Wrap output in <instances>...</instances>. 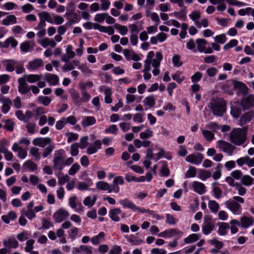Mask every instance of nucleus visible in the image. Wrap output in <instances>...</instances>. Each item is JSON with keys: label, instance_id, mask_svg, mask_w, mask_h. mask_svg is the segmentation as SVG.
<instances>
[{"label": "nucleus", "instance_id": "1", "mask_svg": "<svg viewBox=\"0 0 254 254\" xmlns=\"http://www.w3.org/2000/svg\"><path fill=\"white\" fill-rule=\"evenodd\" d=\"M234 89H238L244 95L241 101L240 105L244 111L250 109L254 106V95H247L249 88L246 84L241 81L232 80Z\"/></svg>", "mask_w": 254, "mask_h": 254}, {"label": "nucleus", "instance_id": "2", "mask_svg": "<svg viewBox=\"0 0 254 254\" xmlns=\"http://www.w3.org/2000/svg\"><path fill=\"white\" fill-rule=\"evenodd\" d=\"M247 130L248 127H246L232 131L230 134V141L237 146L242 145L246 141Z\"/></svg>", "mask_w": 254, "mask_h": 254}, {"label": "nucleus", "instance_id": "3", "mask_svg": "<svg viewBox=\"0 0 254 254\" xmlns=\"http://www.w3.org/2000/svg\"><path fill=\"white\" fill-rule=\"evenodd\" d=\"M18 90L21 94H27L29 97H31V93L29 92L31 90L33 94H37L39 93L40 90L39 88L35 85H29L26 81L24 77L19 78L18 79Z\"/></svg>", "mask_w": 254, "mask_h": 254}, {"label": "nucleus", "instance_id": "4", "mask_svg": "<svg viewBox=\"0 0 254 254\" xmlns=\"http://www.w3.org/2000/svg\"><path fill=\"white\" fill-rule=\"evenodd\" d=\"M210 109L214 116L222 117L226 111V103L224 99L211 104Z\"/></svg>", "mask_w": 254, "mask_h": 254}, {"label": "nucleus", "instance_id": "5", "mask_svg": "<svg viewBox=\"0 0 254 254\" xmlns=\"http://www.w3.org/2000/svg\"><path fill=\"white\" fill-rule=\"evenodd\" d=\"M65 151L63 149L57 150L55 152V157L53 160L54 168L61 171L64 167V158L63 155Z\"/></svg>", "mask_w": 254, "mask_h": 254}, {"label": "nucleus", "instance_id": "6", "mask_svg": "<svg viewBox=\"0 0 254 254\" xmlns=\"http://www.w3.org/2000/svg\"><path fill=\"white\" fill-rule=\"evenodd\" d=\"M183 235V232L180 230L176 229H169L158 234V236L162 238H171L175 237L176 239H179Z\"/></svg>", "mask_w": 254, "mask_h": 254}, {"label": "nucleus", "instance_id": "7", "mask_svg": "<svg viewBox=\"0 0 254 254\" xmlns=\"http://www.w3.org/2000/svg\"><path fill=\"white\" fill-rule=\"evenodd\" d=\"M218 147L223 152L231 155L235 149V147L229 142L223 140H219L217 142Z\"/></svg>", "mask_w": 254, "mask_h": 254}, {"label": "nucleus", "instance_id": "8", "mask_svg": "<svg viewBox=\"0 0 254 254\" xmlns=\"http://www.w3.org/2000/svg\"><path fill=\"white\" fill-rule=\"evenodd\" d=\"M69 213L63 208H60L55 212L53 215V218L57 223H61L68 217Z\"/></svg>", "mask_w": 254, "mask_h": 254}, {"label": "nucleus", "instance_id": "9", "mask_svg": "<svg viewBox=\"0 0 254 254\" xmlns=\"http://www.w3.org/2000/svg\"><path fill=\"white\" fill-rule=\"evenodd\" d=\"M203 159V156L201 153H197V156L194 154H190L186 158V160L188 162L198 165L201 163Z\"/></svg>", "mask_w": 254, "mask_h": 254}, {"label": "nucleus", "instance_id": "10", "mask_svg": "<svg viewBox=\"0 0 254 254\" xmlns=\"http://www.w3.org/2000/svg\"><path fill=\"white\" fill-rule=\"evenodd\" d=\"M225 204L227 207L234 214L237 213L241 209V205L238 202L235 201H231L230 200L226 201Z\"/></svg>", "mask_w": 254, "mask_h": 254}, {"label": "nucleus", "instance_id": "11", "mask_svg": "<svg viewBox=\"0 0 254 254\" xmlns=\"http://www.w3.org/2000/svg\"><path fill=\"white\" fill-rule=\"evenodd\" d=\"M51 142L50 137H37L33 139V144L35 146H39L41 147H45L47 144Z\"/></svg>", "mask_w": 254, "mask_h": 254}, {"label": "nucleus", "instance_id": "12", "mask_svg": "<svg viewBox=\"0 0 254 254\" xmlns=\"http://www.w3.org/2000/svg\"><path fill=\"white\" fill-rule=\"evenodd\" d=\"M219 227L217 231V234L220 236H225L227 234L228 230L230 228L229 224L228 223L219 222L216 224Z\"/></svg>", "mask_w": 254, "mask_h": 254}, {"label": "nucleus", "instance_id": "13", "mask_svg": "<svg viewBox=\"0 0 254 254\" xmlns=\"http://www.w3.org/2000/svg\"><path fill=\"white\" fill-rule=\"evenodd\" d=\"M254 117V112L250 111L243 114L240 119V125L243 126L244 125L250 122L253 118Z\"/></svg>", "mask_w": 254, "mask_h": 254}, {"label": "nucleus", "instance_id": "14", "mask_svg": "<svg viewBox=\"0 0 254 254\" xmlns=\"http://www.w3.org/2000/svg\"><path fill=\"white\" fill-rule=\"evenodd\" d=\"M193 190L199 194H203L205 192V186L202 183L197 181L192 183Z\"/></svg>", "mask_w": 254, "mask_h": 254}, {"label": "nucleus", "instance_id": "15", "mask_svg": "<svg viewBox=\"0 0 254 254\" xmlns=\"http://www.w3.org/2000/svg\"><path fill=\"white\" fill-rule=\"evenodd\" d=\"M121 212L122 211L119 208L111 209L109 211V217L112 220L115 222H119L120 220V218L118 215L121 214Z\"/></svg>", "mask_w": 254, "mask_h": 254}, {"label": "nucleus", "instance_id": "16", "mask_svg": "<svg viewBox=\"0 0 254 254\" xmlns=\"http://www.w3.org/2000/svg\"><path fill=\"white\" fill-rule=\"evenodd\" d=\"M45 80L51 85H56L59 82V78L57 75L47 73L45 76Z\"/></svg>", "mask_w": 254, "mask_h": 254}, {"label": "nucleus", "instance_id": "17", "mask_svg": "<svg viewBox=\"0 0 254 254\" xmlns=\"http://www.w3.org/2000/svg\"><path fill=\"white\" fill-rule=\"evenodd\" d=\"M190 18L198 28H200L202 26L204 27H207L208 26V21L206 18L201 19V22H200V17H190Z\"/></svg>", "mask_w": 254, "mask_h": 254}, {"label": "nucleus", "instance_id": "18", "mask_svg": "<svg viewBox=\"0 0 254 254\" xmlns=\"http://www.w3.org/2000/svg\"><path fill=\"white\" fill-rule=\"evenodd\" d=\"M69 92L75 105L78 106L81 105L79 93L74 89H71Z\"/></svg>", "mask_w": 254, "mask_h": 254}, {"label": "nucleus", "instance_id": "19", "mask_svg": "<svg viewBox=\"0 0 254 254\" xmlns=\"http://www.w3.org/2000/svg\"><path fill=\"white\" fill-rule=\"evenodd\" d=\"M254 222V220L252 217H249L244 216L241 218V226L243 228H248L250 226L252 225Z\"/></svg>", "mask_w": 254, "mask_h": 254}, {"label": "nucleus", "instance_id": "20", "mask_svg": "<svg viewBox=\"0 0 254 254\" xmlns=\"http://www.w3.org/2000/svg\"><path fill=\"white\" fill-rule=\"evenodd\" d=\"M120 204L124 206V208H127L132 209L133 211H135L137 209V206L132 201L129 200L128 199L126 198L121 200L120 201Z\"/></svg>", "mask_w": 254, "mask_h": 254}, {"label": "nucleus", "instance_id": "21", "mask_svg": "<svg viewBox=\"0 0 254 254\" xmlns=\"http://www.w3.org/2000/svg\"><path fill=\"white\" fill-rule=\"evenodd\" d=\"M96 122V119L93 116L85 117L81 122V125L83 127L91 126L94 125Z\"/></svg>", "mask_w": 254, "mask_h": 254}, {"label": "nucleus", "instance_id": "22", "mask_svg": "<svg viewBox=\"0 0 254 254\" xmlns=\"http://www.w3.org/2000/svg\"><path fill=\"white\" fill-rule=\"evenodd\" d=\"M200 237L201 234H200L193 233L190 234L187 238H185L184 240V241L185 243L187 244H191L197 241L199 239Z\"/></svg>", "mask_w": 254, "mask_h": 254}, {"label": "nucleus", "instance_id": "23", "mask_svg": "<svg viewBox=\"0 0 254 254\" xmlns=\"http://www.w3.org/2000/svg\"><path fill=\"white\" fill-rule=\"evenodd\" d=\"M3 246L7 248L16 249L18 246V242L14 239L9 238L7 241L4 240L3 242Z\"/></svg>", "mask_w": 254, "mask_h": 254}, {"label": "nucleus", "instance_id": "24", "mask_svg": "<svg viewBox=\"0 0 254 254\" xmlns=\"http://www.w3.org/2000/svg\"><path fill=\"white\" fill-rule=\"evenodd\" d=\"M196 43L197 44V50L200 53L204 52V50H205L206 45L208 44L207 40L201 38L197 39L196 40Z\"/></svg>", "mask_w": 254, "mask_h": 254}, {"label": "nucleus", "instance_id": "25", "mask_svg": "<svg viewBox=\"0 0 254 254\" xmlns=\"http://www.w3.org/2000/svg\"><path fill=\"white\" fill-rule=\"evenodd\" d=\"M3 105L1 106L2 112L6 114L10 109V105L12 104L11 100L8 98H5L3 100Z\"/></svg>", "mask_w": 254, "mask_h": 254}, {"label": "nucleus", "instance_id": "26", "mask_svg": "<svg viewBox=\"0 0 254 254\" xmlns=\"http://www.w3.org/2000/svg\"><path fill=\"white\" fill-rule=\"evenodd\" d=\"M43 65V61L40 59H36L32 61L29 62V68L31 69H36Z\"/></svg>", "mask_w": 254, "mask_h": 254}, {"label": "nucleus", "instance_id": "27", "mask_svg": "<svg viewBox=\"0 0 254 254\" xmlns=\"http://www.w3.org/2000/svg\"><path fill=\"white\" fill-rule=\"evenodd\" d=\"M1 122L5 123L3 128L10 132L14 130V123L11 119H2Z\"/></svg>", "mask_w": 254, "mask_h": 254}, {"label": "nucleus", "instance_id": "28", "mask_svg": "<svg viewBox=\"0 0 254 254\" xmlns=\"http://www.w3.org/2000/svg\"><path fill=\"white\" fill-rule=\"evenodd\" d=\"M241 180L242 184L246 186H250L254 184V179L249 175H243Z\"/></svg>", "mask_w": 254, "mask_h": 254}, {"label": "nucleus", "instance_id": "29", "mask_svg": "<svg viewBox=\"0 0 254 254\" xmlns=\"http://www.w3.org/2000/svg\"><path fill=\"white\" fill-rule=\"evenodd\" d=\"M230 113L233 118L237 119L240 117L242 113L241 109L238 106H232L231 107Z\"/></svg>", "mask_w": 254, "mask_h": 254}, {"label": "nucleus", "instance_id": "30", "mask_svg": "<svg viewBox=\"0 0 254 254\" xmlns=\"http://www.w3.org/2000/svg\"><path fill=\"white\" fill-rule=\"evenodd\" d=\"M173 3H176L181 8V16H186L187 12L186 11V7L184 5V0H170Z\"/></svg>", "mask_w": 254, "mask_h": 254}, {"label": "nucleus", "instance_id": "31", "mask_svg": "<svg viewBox=\"0 0 254 254\" xmlns=\"http://www.w3.org/2000/svg\"><path fill=\"white\" fill-rule=\"evenodd\" d=\"M214 224H203L202 226V232L205 235H208L214 230Z\"/></svg>", "mask_w": 254, "mask_h": 254}, {"label": "nucleus", "instance_id": "32", "mask_svg": "<svg viewBox=\"0 0 254 254\" xmlns=\"http://www.w3.org/2000/svg\"><path fill=\"white\" fill-rule=\"evenodd\" d=\"M238 13L240 16H245L246 15L254 16V9L252 7H247L240 9Z\"/></svg>", "mask_w": 254, "mask_h": 254}, {"label": "nucleus", "instance_id": "33", "mask_svg": "<svg viewBox=\"0 0 254 254\" xmlns=\"http://www.w3.org/2000/svg\"><path fill=\"white\" fill-rule=\"evenodd\" d=\"M208 207L210 211L214 213H217L219 209V205L215 200H209Z\"/></svg>", "mask_w": 254, "mask_h": 254}, {"label": "nucleus", "instance_id": "34", "mask_svg": "<svg viewBox=\"0 0 254 254\" xmlns=\"http://www.w3.org/2000/svg\"><path fill=\"white\" fill-rule=\"evenodd\" d=\"M216 21L218 25H220L223 27H227L231 23V19L229 18H223L217 17Z\"/></svg>", "mask_w": 254, "mask_h": 254}, {"label": "nucleus", "instance_id": "35", "mask_svg": "<svg viewBox=\"0 0 254 254\" xmlns=\"http://www.w3.org/2000/svg\"><path fill=\"white\" fill-rule=\"evenodd\" d=\"M161 19L164 21H167L164 22L165 24L167 25H173L177 28H179L181 26L180 23L176 20H171L170 21H167L169 19V17H160Z\"/></svg>", "mask_w": 254, "mask_h": 254}, {"label": "nucleus", "instance_id": "36", "mask_svg": "<svg viewBox=\"0 0 254 254\" xmlns=\"http://www.w3.org/2000/svg\"><path fill=\"white\" fill-rule=\"evenodd\" d=\"M159 150V152L156 154L157 157L154 158L155 162H157L162 158H165L169 160H171L172 159V157L171 156H167L165 155V150L163 148H160Z\"/></svg>", "mask_w": 254, "mask_h": 254}, {"label": "nucleus", "instance_id": "37", "mask_svg": "<svg viewBox=\"0 0 254 254\" xmlns=\"http://www.w3.org/2000/svg\"><path fill=\"white\" fill-rule=\"evenodd\" d=\"M196 169L193 166H190L189 167V170L185 174L186 178H193L196 176Z\"/></svg>", "mask_w": 254, "mask_h": 254}, {"label": "nucleus", "instance_id": "38", "mask_svg": "<svg viewBox=\"0 0 254 254\" xmlns=\"http://www.w3.org/2000/svg\"><path fill=\"white\" fill-rule=\"evenodd\" d=\"M23 167H27L31 172H34L37 169V165L31 160H27L24 162Z\"/></svg>", "mask_w": 254, "mask_h": 254}, {"label": "nucleus", "instance_id": "39", "mask_svg": "<svg viewBox=\"0 0 254 254\" xmlns=\"http://www.w3.org/2000/svg\"><path fill=\"white\" fill-rule=\"evenodd\" d=\"M211 176V172L209 171L204 170H200L198 177L202 181H205L207 179Z\"/></svg>", "mask_w": 254, "mask_h": 254}, {"label": "nucleus", "instance_id": "40", "mask_svg": "<svg viewBox=\"0 0 254 254\" xmlns=\"http://www.w3.org/2000/svg\"><path fill=\"white\" fill-rule=\"evenodd\" d=\"M114 26L117 30H119V33L122 35H125L128 31L127 28L126 26H123L118 23H115Z\"/></svg>", "mask_w": 254, "mask_h": 254}, {"label": "nucleus", "instance_id": "41", "mask_svg": "<svg viewBox=\"0 0 254 254\" xmlns=\"http://www.w3.org/2000/svg\"><path fill=\"white\" fill-rule=\"evenodd\" d=\"M164 167L161 169V176L163 177H168L170 175V171L167 167L168 163L166 161H162Z\"/></svg>", "mask_w": 254, "mask_h": 254}, {"label": "nucleus", "instance_id": "42", "mask_svg": "<svg viewBox=\"0 0 254 254\" xmlns=\"http://www.w3.org/2000/svg\"><path fill=\"white\" fill-rule=\"evenodd\" d=\"M144 105H148L150 108H152L155 104V101L153 96L150 95L146 97L144 101Z\"/></svg>", "mask_w": 254, "mask_h": 254}, {"label": "nucleus", "instance_id": "43", "mask_svg": "<svg viewBox=\"0 0 254 254\" xmlns=\"http://www.w3.org/2000/svg\"><path fill=\"white\" fill-rule=\"evenodd\" d=\"M96 188L102 190L109 191V185L108 183L103 181H99L96 183Z\"/></svg>", "mask_w": 254, "mask_h": 254}, {"label": "nucleus", "instance_id": "44", "mask_svg": "<svg viewBox=\"0 0 254 254\" xmlns=\"http://www.w3.org/2000/svg\"><path fill=\"white\" fill-rule=\"evenodd\" d=\"M41 79V75L38 74H29L27 76L26 80L29 83H34Z\"/></svg>", "mask_w": 254, "mask_h": 254}, {"label": "nucleus", "instance_id": "45", "mask_svg": "<svg viewBox=\"0 0 254 254\" xmlns=\"http://www.w3.org/2000/svg\"><path fill=\"white\" fill-rule=\"evenodd\" d=\"M75 9V5L73 2H69L67 3L66 10L67 15H72L74 13Z\"/></svg>", "mask_w": 254, "mask_h": 254}, {"label": "nucleus", "instance_id": "46", "mask_svg": "<svg viewBox=\"0 0 254 254\" xmlns=\"http://www.w3.org/2000/svg\"><path fill=\"white\" fill-rule=\"evenodd\" d=\"M153 136V131L150 129H147L145 132H141L139 134V136L141 139H145L150 138Z\"/></svg>", "mask_w": 254, "mask_h": 254}, {"label": "nucleus", "instance_id": "47", "mask_svg": "<svg viewBox=\"0 0 254 254\" xmlns=\"http://www.w3.org/2000/svg\"><path fill=\"white\" fill-rule=\"evenodd\" d=\"M16 23V17H6V18L3 19L2 23L4 25H9Z\"/></svg>", "mask_w": 254, "mask_h": 254}, {"label": "nucleus", "instance_id": "48", "mask_svg": "<svg viewBox=\"0 0 254 254\" xmlns=\"http://www.w3.org/2000/svg\"><path fill=\"white\" fill-rule=\"evenodd\" d=\"M80 169V165L78 163H75L73 164L70 168L68 171V174L71 176L74 175Z\"/></svg>", "mask_w": 254, "mask_h": 254}, {"label": "nucleus", "instance_id": "49", "mask_svg": "<svg viewBox=\"0 0 254 254\" xmlns=\"http://www.w3.org/2000/svg\"><path fill=\"white\" fill-rule=\"evenodd\" d=\"M214 39L215 42L220 44H223L227 40V38L224 34L216 35Z\"/></svg>", "mask_w": 254, "mask_h": 254}, {"label": "nucleus", "instance_id": "50", "mask_svg": "<svg viewBox=\"0 0 254 254\" xmlns=\"http://www.w3.org/2000/svg\"><path fill=\"white\" fill-rule=\"evenodd\" d=\"M238 41L236 39H232L228 43L226 44L224 47L223 49L224 50H227L229 49H231L233 47L236 46L238 45Z\"/></svg>", "mask_w": 254, "mask_h": 254}, {"label": "nucleus", "instance_id": "51", "mask_svg": "<svg viewBox=\"0 0 254 254\" xmlns=\"http://www.w3.org/2000/svg\"><path fill=\"white\" fill-rule=\"evenodd\" d=\"M172 62L175 67H180L183 64V63L180 61V56L179 55H174L173 56Z\"/></svg>", "mask_w": 254, "mask_h": 254}, {"label": "nucleus", "instance_id": "52", "mask_svg": "<svg viewBox=\"0 0 254 254\" xmlns=\"http://www.w3.org/2000/svg\"><path fill=\"white\" fill-rule=\"evenodd\" d=\"M38 101L45 106H48L51 102V99L49 97L44 96H39Z\"/></svg>", "mask_w": 254, "mask_h": 254}, {"label": "nucleus", "instance_id": "53", "mask_svg": "<svg viewBox=\"0 0 254 254\" xmlns=\"http://www.w3.org/2000/svg\"><path fill=\"white\" fill-rule=\"evenodd\" d=\"M35 241L33 239H30L26 243V247L25 248V251L27 253H30L33 249V245Z\"/></svg>", "mask_w": 254, "mask_h": 254}, {"label": "nucleus", "instance_id": "54", "mask_svg": "<svg viewBox=\"0 0 254 254\" xmlns=\"http://www.w3.org/2000/svg\"><path fill=\"white\" fill-rule=\"evenodd\" d=\"M210 244L212 245H215V248L219 250L221 249L224 246L222 242L218 241L215 238L211 240Z\"/></svg>", "mask_w": 254, "mask_h": 254}, {"label": "nucleus", "instance_id": "55", "mask_svg": "<svg viewBox=\"0 0 254 254\" xmlns=\"http://www.w3.org/2000/svg\"><path fill=\"white\" fill-rule=\"evenodd\" d=\"M78 147L79 145L77 143H74L71 144L70 154L72 156H76L78 155L79 153Z\"/></svg>", "mask_w": 254, "mask_h": 254}, {"label": "nucleus", "instance_id": "56", "mask_svg": "<svg viewBox=\"0 0 254 254\" xmlns=\"http://www.w3.org/2000/svg\"><path fill=\"white\" fill-rule=\"evenodd\" d=\"M221 89L225 93L229 95H232L234 94V89L231 87V86L228 84H225L222 86Z\"/></svg>", "mask_w": 254, "mask_h": 254}, {"label": "nucleus", "instance_id": "57", "mask_svg": "<svg viewBox=\"0 0 254 254\" xmlns=\"http://www.w3.org/2000/svg\"><path fill=\"white\" fill-rule=\"evenodd\" d=\"M132 238H130L128 239V241L133 245H139L141 244L143 241L141 239L131 235Z\"/></svg>", "mask_w": 254, "mask_h": 254}, {"label": "nucleus", "instance_id": "58", "mask_svg": "<svg viewBox=\"0 0 254 254\" xmlns=\"http://www.w3.org/2000/svg\"><path fill=\"white\" fill-rule=\"evenodd\" d=\"M63 120L65 121V124H69L71 125H75L77 122L76 118L74 116H70L67 118L63 117Z\"/></svg>", "mask_w": 254, "mask_h": 254}, {"label": "nucleus", "instance_id": "59", "mask_svg": "<svg viewBox=\"0 0 254 254\" xmlns=\"http://www.w3.org/2000/svg\"><path fill=\"white\" fill-rule=\"evenodd\" d=\"M231 176L236 180H241L243 177V173L240 170H236L231 173Z\"/></svg>", "mask_w": 254, "mask_h": 254}, {"label": "nucleus", "instance_id": "60", "mask_svg": "<svg viewBox=\"0 0 254 254\" xmlns=\"http://www.w3.org/2000/svg\"><path fill=\"white\" fill-rule=\"evenodd\" d=\"M31 46L29 41H26L22 43L20 46V49L21 52L27 53L29 51Z\"/></svg>", "mask_w": 254, "mask_h": 254}, {"label": "nucleus", "instance_id": "61", "mask_svg": "<svg viewBox=\"0 0 254 254\" xmlns=\"http://www.w3.org/2000/svg\"><path fill=\"white\" fill-rule=\"evenodd\" d=\"M202 77V73L199 71L195 72L191 77V81L193 83L199 81Z\"/></svg>", "mask_w": 254, "mask_h": 254}, {"label": "nucleus", "instance_id": "62", "mask_svg": "<svg viewBox=\"0 0 254 254\" xmlns=\"http://www.w3.org/2000/svg\"><path fill=\"white\" fill-rule=\"evenodd\" d=\"M28 232L27 231H23L22 232L17 235V238L20 242H23L24 241L28 239Z\"/></svg>", "mask_w": 254, "mask_h": 254}, {"label": "nucleus", "instance_id": "63", "mask_svg": "<svg viewBox=\"0 0 254 254\" xmlns=\"http://www.w3.org/2000/svg\"><path fill=\"white\" fill-rule=\"evenodd\" d=\"M202 134L208 141H212L214 137V134L209 130H203L202 131Z\"/></svg>", "mask_w": 254, "mask_h": 254}, {"label": "nucleus", "instance_id": "64", "mask_svg": "<svg viewBox=\"0 0 254 254\" xmlns=\"http://www.w3.org/2000/svg\"><path fill=\"white\" fill-rule=\"evenodd\" d=\"M21 8L23 12L26 13H30L32 10H34V7L30 3H27L23 5Z\"/></svg>", "mask_w": 254, "mask_h": 254}]
</instances>
